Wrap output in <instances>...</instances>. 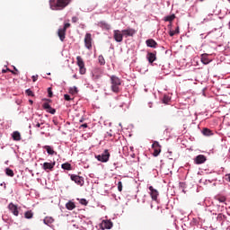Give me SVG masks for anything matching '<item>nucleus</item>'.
I'll list each match as a JSON object with an SVG mask.
<instances>
[{
  "instance_id": "f257e3e1",
  "label": "nucleus",
  "mask_w": 230,
  "mask_h": 230,
  "mask_svg": "<svg viewBox=\"0 0 230 230\" xmlns=\"http://www.w3.org/2000/svg\"><path fill=\"white\" fill-rule=\"evenodd\" d=\"M70 3L71 0H49V6L51 10H64Z\"/></svg>"
},
{
  "instance_id": "f03ea898",
  "label": "nucleus",
  "mask_w": 230,
  "mask_h": 230,
  "mask_svg": "<svg viewBox=\"0 0 230 230\" xmlns=\"http://www.w3.org/2000/svg\"><path fill=\"white\" fill-rule=\"evenodd\" d=\"M110 80L111 84V89L112 93L118 94V93H119V87L121 86V79H119V77L116 75H111Z\"/></svg>"
},
{
  "instance_id": "7ed1b4c3",
  "label": "nucleus",
  "mask_w": 230,
  "mask_h": 230,
  "mask_svg": "<svg viewBox=\"0 0 230 230\" xmlns=\"http://www.w3.org/2000/svg\"><path fill=\"white\" fill-rule=\"evenodd\" d=\"M67 28H71V23H65L63 28L58 30V37H59L61 42L66 40V31H67Z\"/></svg>"
},
{
  "instance_id": "20e7f679",
  "label": "nucleus",
  "mask_w": 230,
  "mask_h": 230,
  "mask_svg": "<svg viewBox=\"0 0 230 230\" xmlns=\"http://www.w3.org/2000/svg\"><path fill=\"white\" fill-rule=\"evenodd\" d=\"M76 60L80 75H85L87 69L85 68V63L84 62V59L82 58V57L77 56Z\"/></svg>"
},
{
  "instance_id": "39448f33",
  "label": "nucleus",
  "mask_w": 230,
  "mask_h": 230,
  "mask_svg": "<svg viewBox=\"0 0 230 230\" xmlns=\"http://www.w3.org/2000/svg\"><path fill=\"white\" fill-rule=\"evenodd\" d=\"M111 157V153H109V150H104V152L102 155H96L95 158L97 161H100L101 163H107Z\"/></svg>"
},
{
  "instance_id": "423d86ee",
  "label": "nucleus",
  "mask_w": 230,
  "mask_h": 230,
  "mask_svg": "<svg viewBox=\"0 0 230 230\" xmlns=\"http://www.w3.org/2000/svg\"><path fill=\"white\" fill-rule=\"evenodd\" d=\"M84 46L87 49H93V37H92L91 33L85 34Z\"/></svg>"
},
{
  "instance_id": "0eeeda50",
  "label": "nucleus",
  "mask_w": 230,
  "mask_h": 230,
  "mask_svg": "<svg viewBox=\"0 0 230 230\" xmlns=\"http://www.w3.org/2000/svg\"><path fill=\"white\" fill-rule=\"evenodd\" d=\"M149 195L152 200H155V202H157V198L159 197V190H155L154 186H149Z\"/></svg>"
},
{
  "instance_id": "6e6552de",
  "label": "nucleus",
  "mask_w": 230,
  "mask_h": 230,
  "mask_svg": "<svg viewBox=\"0 0 230 230\" xmlns=\"http://www.w3.org/2000/svg\"><path fill=\"white\" fill-rule=\"evenodd\" d=\"M113 39L116 42H123V32L119 30L113 31Z\"/></svg>"
},
{
  "instance_id": "1a4fd4ad",
  "label": "nucleus",
  "mask_w": 230,
  "mask_h": 230,
  "mask_svg": "<svg viewBox=\"0 0 230 230\" xmlns=\"http://www.w3.org/2000/svg\"><path fill=\"white\" fill-rule=\"evenodd\" d=\"M152 148L154 149L153 155L155 157H157V155L161 154V145L159 144V142L155 141L152 145Z\"/></svg>"
},
{
  "instance_id": "9d476101",
  "label": "nucleus",
  "mask_w": 230,
  "mask_h": 230,
  "mask_svg": "<svg viewBox=\"0 0 230 230\" xmlns=\"http://www.w3.org/2000/svg\"><path fill=\"white\" fill-rule=\"evenodd\" d=\"M113 226H114V224L112 223V221H111V219L102 220V223H101V228L102 230L112 229Z\"/></svg>"
},
{
  "instance_id": "9b49d317",
  "label": "nucleus",
  "mask_w": 230,
  "mask_h": 230,
  "mask_svg": "<svg viewBox=\"0 0 230 230\" xmlns=\"http://www.w3.org/2000/svg\"><path fill=\"white\" fill-rule=\"evenodd\" d=\"M71 181H74V182H75V184H78V186H84V177L78 175L72 174Z\"/></svg>"
},
{
  "instance_id": "f8f14e48",
  "label": "nucleus",
  "mask_w": 230,
  "mask_h": 230,
  "mask_svg": "<svg viewBox=\"0 0 230 230\" xmlns=\"http://www.w3.org/2000/svg\"><path fill=\"white\" fill-rule=\"evenodd\" d=\"M136 35V30L132 28H128L126 30H122V36L123 37H134Z\"/></svg>"
},
{
  "instance_id": "ddd939ff",
  "label": "nucleus",
  "mask_w": 230,
  "mask_h": 230,
  "mask_svg": "<svg viewBox=\"0 0 230 230\" xmlns=\"http://www.w3.org/2000/svg\"><path fill=\"white\" fill-rule=\"evenodd\" d=\"M53 168H55V162H54V163H48V162H45V163L42 164V169H43L45 172H53Z\"/></svg>"
},
{
  "instance_id": "4468645a",
  "label": "nucleus",
  "mask_w": 230,
  "mask_h": 230,
  "mask_svg": "<svg viewBox=\"0 0 230 230\" xmlns=\"http://www.w3.org/2000/svg\"><path fill=\"white\" fill-rule=\"evenodd\" d=\"M8 208L13 213V215H14V217H19V209L17 208V205L10 203L8 205Z\"/></svg>"
},
{
  "instance_id": "2eb2a0df",
  "label": "nucleus",
  "mask_w": 230,
  "mask_h": 230,
  "mask_svg": "<svg viewBox=\"0 0 230 230\" xmlns=\"http://www.w3.org/2000/svg\"><path fill=\"white\" fill-rule=\"evenodd\" d=\"M42 107L45 111H47V112H49V114H55V112H57V110L53 109L48 102H44Z\"/></svg>"
},
{
  "instance_id": "dca6fc26",
  "label": "nucleus",
  "mask_w": 230,
  "mask_h": 230,
  "mask_svg": "<svg viewBox=\"0 0 230 230\" xmlns=\"http://www.w3.org/2000/svg\"><path fill=\"white\" fill-rule=\"evenodd\" d=\"M195 163L196 164H204V163H206V157L204 156V155H199L198 156H196Z\"/></svg>"
},
{
  "instance_id": "f3484780",
  "label": "nucleus",
  "mask_w": 230,
  "mask_h": 230,
  "mask_svg": "<svg viewBox=\"0 0 230 230\" xmlns=\"http://www.w3.org/2000/svg\"><path fill=\"white\" fill-rule=\"evenodd\" d=\"M43 148L44 150H47V154H49V155H57V152H55L51 146H44Z\"/></svg>"
},
{
  "instance_id": "a211bd4d",
  "label": "nucleus",
  "mask_w": 230,
  "mask_h": 230,
  "mask_svg": "<svg viewBox=\"0 0 230 230\" xmlns=\"http://www.w3.org/2000/svg\"><path fill=\"white\" fill-rule=\"evenodd\" d=\"M146 44L148 48H157V42L153 39H149L146 41Z\"/></svg>"
},
{
  "instance_id": "6ab92c4d",
  "label": "nucleus",
  "mask_w": 230,
  "mask_h": 230,
  "mask_svg": "<svg viewBox=\"0 0 230 230\" xmlns=\"http://www.w3.org/2000/svg\"><path fill=\"white\" fill-rule=\"evenodd\" d=\"M155 54L149 52L147 53V60L149 62V64H154V62H155Z\"/></svg>"
},
{
  "instance_id": "aec40b11",
  "label": "nucleus",
  "mask_w": 230,
  "mask_h": 230,
  "mask_svg": "<svg viewBox=\"0 0 230 230\" xmlns=\"http://www.w3.org/2000/svg\"><path fill=\"white\" fill-rule=\"evenodd\" d=\"M12 137H13V141H21V139H22L21 132H19V131L13 132Z\"/></svg>"
},
{
  "instance_id": "412c9836",
  "label": "nucleus",
  "mask_w": 230,
  "mask_h": 230,
  "mask_svg": "<svg viewBox=\"0 0 230 230\" xmlns=\"http://www.w3.org/2000/svg\"><path fill=\"white\" fill-rule=\"evenodd\" d=\"M201 62L202 64L208 65L209 62H211V59L208 57V54H202L201 55Z\"/></svg>"
},
{
  "instance_id": "4be33fe9",
  "label": "nucleus",
  "mask_w": 230,
  "mask_h": 230,
  "mask_svg": "<svg viewBox=\"0 0 230 230\" xmlns=\"http://www.w3.org/2000/svg\"><path fill=\"white\" fill-rule=\"evenodd\" d=\"M102 70H95L93 75V80H100V78H102Z\"/></svg>"
},
{
  "instance_id": "5701e85b",
  "label": "nucleus",
  "mask_w": 230,
  "mask_h": 230,
  "mask_svg": "<svg viewBox=\"0 0 230 230\" xmlns=\"http://www.w3.org/2000/svg\"><path fill=\"white\" fill-rule=\"evenodd\" d=\"M66 209H68L69 211H73V209H75L76 208V205H75V202L73 201H68L66 204Z\"/></svg>"
},
{
  "instance_id": "b1692460",
  "label": "nucleus",
  "mask_w": 230,
  "mask_h": 230,
  "mask_svg": "<svg viewBox=\"0 0 230 230\" xmlns=\"http://www.w3.org/2000/svg\"><path fill=\"white\" fill-rule=\"evenodd\" d=\"M44 224H46V226H50L51 224H53V222H55V219L51 217H46L43 219Z\"/></svg>"
},
{
  "instance_id": "393cba45",
  "label": "nucleus",
  "mask_w": 230,
  "mask_h": 230,
  "mask_svg": "<svg viewBox=\"0 0 230 230\" xmlns=\"http://www.w3.org/2000/svg\"><path fill=\"white\" fill-rule=\"evenodd\" d=\"M203 136H213V131L211 129L204 128L202 130Z\"/></svg>"
},
{
  "instance_id": "a878e982",
  "label": "nucleus",
  "mask_w": 230,
  "mask_h": 230,
  "mask_svg": "<svg viewBox=\"0 0 230 230\" xmlns=\"http://www.w3.org/2000/svg\"><path fill=\"white\" fill-rule=\"evenodd\" d=\"M174 19H175V14H171V15L165 16L164 21L167 22H172Z\"/></svg>"
},
{
  "instance_id": "bb28decb",
  "label": "nucleus",
  "mask_w": 230,
  "mask_h": 230,
  "mask_svg": "<svg viewBox=\"0 0 230 230\" xmlns=\"http://www.w3.org/2000/svg\"><path fill=\"white\" fill-rule=\"evenodd\" d=\"M25 218H33V211L28 210L27 212L24 213Z\"/></svg>"
},
{
  "instance_id": "cd10ccee",
  "label": "nucleus",
  "mask_w": 230,
  "mask_h": 230,
  "mask_svg": "<svg viewBox=\"0 0 230 230\" xmlns=\"http://www.w3.org/2000/svg\"><path fill=\"white\" fill-rule=\"evenodd\" d=\"M32 125L36 128H40V126L44 125V122H39V120L35 119Z\"/></svg>"
},
{
  "instance_id": "c85d7f7f",
  "label": "nucleus",
  "mask_w": 230,
  "mask_h": 230,
  "mask_svg": "<svg viewBox=\"0 0 230 230\" xmlns=\"http://www.w3.org/2000/svg\"><path fill=\"white\" fill-rule=\"evenodd\" d=\"M5 173H6V175H8V177H13V175H14L13 171L10 168L5 169Z\"/></svg>"
},
{
  "instance_id": "c756f323",
  "label": "nucleus",
  "mask_w": 230,
  "mask_h": 230,
  "mask_svg": "<svg viewBox=\"0 0 230 230\" xmlns=\"http://www.w3.org/2000/svg\"><path fill=\"white\" fill-rule=\"evenodd\" d=\"M98 60L101 66H105V58H103L102 55L98 57Z\"/></svg>"
},
{
  "instance_id": "7c9ffc66",
  "label": "nucleus",
  "mask_w": 230,
  "mask_h": 230,
  "mask_svg": "<svg viewBox=\"0 0 230 230\" xmlns=\"http://www.w3.org/2000/svg\"><path fill=\"white\" fill-rule=\"evenodd\" d=\"M63 170H71V164L66 163L61 165Z\"/></svg>"
},
{
  "instance_id": "2f4dec72",
  "label": "nucleus",
  "mask_w": 230,
  "mask_h": 230,
  "mask_svg": "<svg viewBox=\"0 0 230 230\" xmlns=\"http://www.w3.org/2000/svg\"><path fill=\"white\" fill-rule=\"evenodd\" d=\"M171 102V99L169 96L167 95H164V98H163V103H165L166 105H168Z\"/></svg>"
},
{
  "instance_id": "473e14b6",
  "label": "nucleus",
  "mask_w": 230,
  "mask_h": 230,
  "mask_svg": "<svg viewBox=\"0 0 230 230\" xmlns=\"http://www.w3.org/2000/svg\"><path fill=\"white\" fill-rule=\"evenodd\" d=\"M70 93L71 94H76V93H78V88H76V86L70 88Z\"/></svg>"
},
{
  "instance_id": "72a5a7b5",
  "label": "nucleus",
  "mask_w": 230,
  "mask_h": 230,
  "mask_svg": "<svg viewBox=\"0 0 230 230\" xmlns=\"http://www.w3.org/2000/svg\"><path fill=\"white\" fill-rule=\"evenodd\" d=\"M25 94H27V96H35V94L33 93V92L30 89H27L25 91Z\"/></svg>"
},
{
  "instance_id": "f704fd0d",
  "label": "nucleus",
  "mask_w": 230,
  "mask_h": 230,
  "mask_svg": "<svg viewBox=\"0 0 230 230\" xmlns=\"http://www.w3.org/2000/svg\"><path fill=\"white\" fill-rule=\"evenodd\" d=\"M118 190L123 191V183L121 181L118 182Z\"/></svg>"
},
{
  "instance_id": "c9c22d12",
  "label": "nucleus",
  "mask_w": 230,
  "mask_h": 230,
  "mask_svg": "<svg viewBox=\"0 0 230 230\" xmlns=\"http://www.w3.org/2000/svg\"><path fill=\"white\" fill-rule=\"evenodd\" d=\"M224 218H226V216H224L223 214H218L217 215L218 222H222V220H224Z\"/></svg>"
},
{
  "instance_id": "e433bc0d",
  "label": "nucleus",
  "mask_w": 230,
  "mask_h": 230,
  "mask_svg": "<svg viewBox=\"0 0 230 230\" xmlns=\"http://www.w3.org/2000/svg\"><path fill=\"white\" fill-rule=\"evenodd\" d=\"M49 98H53V91L51 87L48 88Z\"/></svg>"
},
{
  "instance_id": "4c0bfd02",
  "label": "nucleus",
  "mask_w": 230,
  "mask_h": 230,
  "mask_svg": "<svg viewBox=\"0 0 230 230\" xmlns=\"http://www.w3.org/2000/svg\"><path fill=\"white\" fill-rule=\"evenodd\" d=\"M218 202L224 203L226 202V199L224 196H220L217 198Z\"/></svg>"
},
{
  "instance_id": "58836bf2",
  "label": "nucleus",
  "mask_w": 230,
  "mask_h": 230,
  "mask_svg": "<svg viewBox=\"0 0 230 230\" xmlns=\"http://www.w3.org/2000/svg\"><path fill=\"white\" fill-rule=\"evenodd\" d=\"M80 204H82L83 206H87V204H88L87 199H82L80 200Z\"/></svg>"
},
{
  "instance_id": "ea45409f",
  "label": "nucleus",
  "mask_w": 230,
  "mask_h": 230,
  "mask_svg": "<svg viewBox=\"0 0 230 230\" xmlns=\"http://www.w3.org/2000/svg\"><path fill=\"white\" fill-rule=\"evenodd\" d=\"M225 181H226V182H230V173H227L224 176Z\"/></svg>"
},
{
  "instance_id": "a19ab883",
  "label": "nucleus",
  "mask_w": 230,
  "mask_h": 230,
  "mask_svg": "<svg viewBox=\"0 0 230 230\" xmlns=\"http://www.w3.org/2000/svg\"><path fill=\"white\" fill-rule=\"evenodd\" d=\"M169 35L170 37H173V35H177V33L175 32V31H172V29H170Z\"/></svg>"
},
{
  "instance_id": "79ce46f5",
  "label": "nucleus",
  "mask_w": 230,
  "mask_h": 230,
  "mask_svg": "<svg viewBox=\"0 0 230 230\" xmlns=\"http://www.w3.org/2000/svg\"><path fill=\"white\" fill-rule=\"evenodd\" d=\"M64 98L66 102H71V96H69V94H65Z\"/></svg>"
},
{
  "instance_id": "37998d69",
  "label": "nucleus",
  "mask_w": 230,
  "mask_h": 230,
  "mask_svg": "<svg viewBox=\"0 0 230 230\" xmlns=\"http://www.w3.org/2000/svg\"><path fill=\"white\" fill-rule=\"evenodd\" d=\"M32 82H37V80H39V75H32Z\"/></svg>"
},
{
  "instance_id": "c03bdc74",
  "label": "nucleus",
  "mask_w": 230,
  "mask_h": 230,
  "mask_svg": "<svg viewBox=\"0 0 230 230\" xmlns=\"http://www.w3.org/2000/svg\"><path fill=\"white\" fill-rule=\"evenodd\" d=\"M72 22H78V17L76 16L72 17Z\"/></svg>"
},
{
  "instance_id": "a18cd8bd",
  "label": "nucleus",
  "mask_w": 230,
  "mask_h": 230,
  "mask_svg": "<svg viewBox=\"0 0 230 230\" xmlns=\"http://www.w3.org/2000/svg\"><path fill=\"white\" fill-rule=\"evenodd\" d=\"M13 69H14V72L11 71V73H13V75H17V73H19V70L15 66L13 67Z\"/></svg>"
},
{
  "instance_id": "49530a36",
  "label": "nucleus",
  "mask_w": 230,
  "mask_h": 230,
  "mask_svg": "<svg viewBox=\"0 0 230 230\" xmlns=\"http://www.w3.org/2000/svg\"><path fill=\"white\" fill-rule=\"evenodd\" d=\"M13 69H14V72L11 71V73H13V75H17V73H19V70L15 66L13 67Z\"/></svg>"
},
{
  "instance_id": "de8ad7c7",
  "label": "nucleus",
  "mask_w": 230,
  "mask_h": 230,
  "mask_svg": "<svg viewBox=\"0 0 230 230\" xmlns=\"http://www.w3.org/2000/svg\"><path fill=\"white\" fill-rule=\"evenodd\" d=\"M87 128V123L81 125V126H80V128Z\"/></svg>"
},
{
  "instance_id": "09e8293b",
  "label": "nucleus",
  "mask_w": 230,
  "mask_h": 230,
  "mask_svg": "<svg viewBox=\"0 0 230 230\" xmlns=\"http://www.w3.org/2000/svg\"><path fill=\"white\" fill-rule=\"evenodd\" d=\"M104 26H105L106 30H111V25H109V24H104Z\"/></svg>"
},
{
  "instance_id": "8fccbe9b",
  "label": "nucleus",
  "mask_w": 230,
  "mask_h": 230,
  "mask_svg": "<svg viewBox=\"0 0 230 230\" xmlns=\"http://www.w3.org/2000/svg\"><path fill=\"white\" fill-rule=\"evenodd\" d=\"M174 32H175L176 34H179V33H180V31H179V26L176 28V30L174 31Z\"/></svg>"
},
{
  "instance_id": "3c124183",
  "label": "nucleus",
  "mask_w": 230,
  "mask_h": 230,
  "mask_svg": "<svg viewBox=\"0 0 230 230\" xmlns=\"http://www.w3.org/2000/svg\"><path fill=\"white\" fill-rule=\"evenodd\" d=\"M169 25H168V28H170L172 30V22H169Z\"/></svg>"
},
{
  "instance_id": "603ef678",
  "label": "nucleus",
  "mask_w": 230,
  "mask_h": 230,
  "mask_svg": "<svg viewBox=\"0 0 230 230\" xmlns=\"http://www.w3.org/2000/svg\"><path fill=\"white\" fill-rule=\"evenodd\" d=\"M47 75H51V73H47Z\"/></svg>"
},
{
  "instance_id": "864d4df0",
  "label": "nucleus",
  "mask_w": 230,
  "mask_h": 230,
  "mask_svg": "<svg viewBox=\"0 0 230 230\" xmlns=\"http://www.w3.org/2000/svg\"><path fill=\"white\" fill-rule=\"evenodd\" d=\"M31 103H33V101H30Z\"/></svg>"
},
{
  "instance_id": "5fc2aeb1",
  "label": "nucleus",
  "mask_w": 230,
  "mask_h": 230,
  "mask_svg": "<svg viewBox=\"0 0 230 230\" xmlns=\"http://www.w3.org/2000/svg\"><path fill=\"white\" fill-rule=\"evenodd\" d=\"M199 1H201V2H202V1H204V0H199Z\"/></svg>"
}]
</instances>
